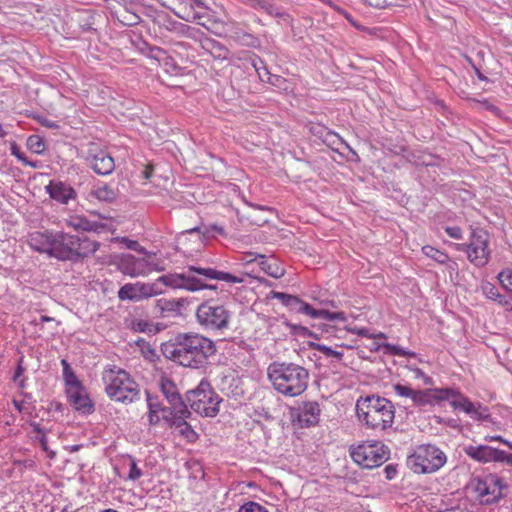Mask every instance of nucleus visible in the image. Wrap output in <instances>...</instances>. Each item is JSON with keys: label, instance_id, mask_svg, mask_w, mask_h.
Instances as JSON below:
<instances>
[{"label": "nucleus", "instance_id": "28", "mask_svg": "<svg viewBox=\"0 0 512 512\" xmlns=\"http://www.w3.org/2000/svg\"><path fill=\"white\" fill-rule=\"evenodd\" d=\"M246 3L254 8L263 10L270 16L277 17L286 23L291 22V17L285 11L280 10L270 0H246Z\"/></svg>", "mask_w": 512, "mask_h": 512}, {"label": "nucleus", "instance_id": "56", "mask_svg": "<svg viewBox=\"0 0 512 512\" xmlns=\"http://www.w3.org/2000/svg\"><path fill=\"white\" fill-rule=\"evenodd\" d=\"M39 442H40L41 448L45 452L48 453V456L50 458H53L55 456V452L49 450V448H48V439H47L46 434H43L42 436L39 437Z\"/></svg>", "mask_w": 512, "mask_h": 512}, {"label": "nucleus", "instance_id": "48", "mask_svg": "<svg viewBox=\"0 0 512 512\" xmlns=\"http://www.w3.org/2000/svg\"><path fill=\"white\" fill-rule=\"evenodd\" d=\"M287 326L290 328L291 332L295 335H299V336H303V337L309 336V337L317 338V336L312 331H310L307 327H304L299 324H291V323H287Z\"/></svg>", "mask_w": 512, "mask_h": 512}, {"label": "nucleus", "instance_id": "30", "mask_svg": "<svg viewBox=\"0 0 512 512\" xmlns=\"http://www.w3.org/2000/svg\"><path fill=\"white\" fill-rule=\"evenodd\" d=\"M201 47L214 59L224 60L229 56V50L223 44L210 37L202 40Z\"/></svg>", "mask_w": 512, "mask_h": 512}, {"label": "nucleus", "instance_id": "53", "mask_svg": "<svg viewBox=\"0 0 512 512\" xmlns=\"http://www.w3.org/2000/svg\"><path fill=\"white\" fill-rule=\"evenodd\" d=\"M23 362H24V356L22 355L17 361V366L15 369L14 375L12 377V380L14 382H17L24 374L25 368L23 366Z\"/></svg>", "mask_w": 512, "mask_h": 512}, {"label": "nucleus", "instance_id": "16", "mask_svg": "<svg viewBox=\"0 0 512 512\" xmlns=\"http://www.w3.org/2000/svg\"><path fill=\"white\" fill-rule=\"evenodd\" d=\"M162 293L157 283H127L118 291V298L122 301H140Z\"/></svg>", "mask_w": 512, "mask_h": 512}, {"label": "nucleus", "instance_id": "5", "mask_svg": "<svg viewBox=\"0 0 512 512\" xmlns=\"http://www.w3.org/2000/svg\"><path fill=\"white\" fill-rule=\"evenodd\" d=\"M99 244L87 237L55 231L52 242L51 257L59 261L76 263L93 255Z\"/></svg>", "mask_w": 512, "mask_h": 512}, {"label": "nucleus", "instance_id": "23", "mask_svg": "<svg viewBox=\"0 0 512 512\" xmlns=\"http://www.w3.org/2000/svg\"><path fill=\"white\" fill-rule=\"evenodd\" d=\"M449 388H428L424 390H415L413 404L415 406L433 405L446 400Z\"/></svg>", "mask_w": 512, "mask_h": 512}, {"label": "nucleus", "instance_id": "6", "mask_svg": "<svg viewBox=\"0 0 512 512\" xmlns=\"http://www.w3.org/2000/svg\"><path fill=\"white\" fill-rule=\"evenodd\" d=\"M185 396L186 404L199 415L215 417L218 414L222 399L208 381L202 380L196 389L188 391Z\"/></svg>", "mask_w": 512, "mask_h": 512}, {"label": "nucleus", "instance_id": "35", "mask_svg": "<svg viewBox=\"0 0 512 512\" xmlns=\"http://www.w3.org/2000/svg\"><path fill=\"white\" fill-rule=\"evenodd\" d=\"M67 226L76 231H96L98 228L96 222L90 221L83 216H71L67 220Z\"/></svg>", "mask_w": 512, "mask_h": 512}, {"label": "nucleus", "instance_id": "46", "mask_svg": "<svg viewBox=\"0 0 512 512\" xmlns=\"http://www.w3.org/2000/svg\"><path fill=\"white\" fill-rule=\"evenodd\" d=\"M262 70L264 71L265 75H268V82L271 85L282 88L284 90L287 89V87H284V85L287 84V80L285 78L279 75H271L265 66L262 67Z\"/></svg>", "mask_w": 512, "mask_h": 512}, {"label": "nucleus", "instance_id": "31", "mask_svg": "<svg viewBox=\"0 0 512 512\" xmlns=\"http://www.w3.org/2000/svg\"><path fill=\"white\" fill-rule=\"evenodd\" d=\"M256 260L260 266V268L269 276L273 278H281L285 271L284 269L277 263L276 260L270 261L264 255H257Z\"/></svg>", "mask_w": 512, "mask_h": 512}, {"label": "nucleus", "instance_id": "18", "mask_svg": "<svg viewBox=\"0 0 512 512\" xmlns=\"http://www.w3.org/2000/svg\"><path fill=\"white\" fill-rule=\"evenodd\" d=\"M117 269L132 278L144 276L150 272L151 263L145 258H137L132 254H121L116 262Z\"/></svg>", "mask_w": 512, "mask_h": 512}, {"label": "nucleus", "instance_id": "36", "mask_svg": "<svg viewBox=\"0 0 512 512\" xmlns=\"http://www.w3.org/2000/svg\"><path fill=\"white\" fill-rule=\"evenodd\" d=\"M422 252L424 253V255L433 259L434 261H436L439 264H445L449 261V256L447 253L440 251V250L434 248L433 246H430V245L423 246Z\"/></svg>", "mask_w": 512, "mask_h": 512}, {"label": "nucleus", "instance_id": "40", "mask_svg": "<svg viewBox=\"0 0 512 512\" xmlns=\"http://www.w3.org/2000/svg\"><path fill=\"white\" fill-rule=\"evenodd\" d=\"M146 396H147V398H146L147 405H148V409H149L148 422L150 425L155 426V425L159 424L160 417L158 416V413L155 410L154 401L148 391H146Z\"/></svg>", "mask_w": 512, "mask_h": 512}, {"label": "nucleus", "instance_id": "54", "mask_svg": "<svg viewBox=\"0 0 512 512\" xmlns=\"http://www.w3.org/2000/svg\"><path fill=\"white\" fill-rule=\"evenodd\" d=\"M36 120L38 121V123L43 126V127H46V128H49V129H57L59 128V125L57 122L53 121V120H50L44 116H38L36 117Z\"/></svg>", "mask_w": 512, "mask_h": 512}, {"label": "nucleus", "instance_id": "52", "mask_svg": "<svg viewBox=\"0 0 512 512\" xmlns=\"http://www.w3.org/2000/svg\"><path fill=\"white\" fill-rule=\"evenodd\" d=\"M445 232L453 239L460 240L463 238L462 229L458 226H447Z\"/></svg>", "mask_w": 512, "mask_h": 512}, {"label": "nucleus", "instance_id": "63", "mask_svg": "<svg viewBox=\"0 0 512 512\" xmlns=\"http://www.w3.org/2000/svg\"><path fill=\"white\" fill-rule=\"evenodd\" d=\"M30 426L32 427L33 432L39 434L40 436H42L43 434H46V432L44 431V429L41 428L39 423L32 422V423H30Z\"/></svg>", "mask_w": 512, "mask_h": 512}, {"label": "nucleus", "instance_id": "1", "mask_svg": "<svg viewBox=\"0 0 512 512\" xmlns=\"http://www.w3.org/2000/svg\"><path fill=\"white\" fill-rule=\"evenodd\" d=\"M215 343L198 333H178L161 344L163 356L183 367L200 369L216 354Z\"/></svg>", "mask_w": 512, "mask_h": 512}, {"label": "nucleus", "instance_id": "55", "mask_svg": "<svg viewBox=\"0 0 512 512\" xmlns=\"http://www.w3.org/2000/svg\"><path fill=\"white\" fill-rule=\"evenodd\" d=\"M175 14L179 18H181V19H183V20H185L187 22L192 21V20H196V19H201L203 17L200 13L195 12V11H188L185 14H181V13L175 12Z\"/></svg>", "mask_w": 512, "mask_h": 512}, {"label": "nucleus", "instance_id": "32", "mask_svg": "<svg viewBox=\"0 0 512 512\" xmlns=\"http://www.w3.org/2000/svg\"><path fill=\"white\" fill-rule=\"evenodd\" d=\"M92 195L100 201L111 203L116 200L118 191L114 188L113 183H102L93 189Z\"/></svg>", "mask_w": 512, "mask_h": 512}, {"label": "nucleus", "instance_id": "24", "mask_svg": "<svg viewBox=\"0 0 512 512\" xmlns=\"http://www.w3.org/2000/svg\"><path fill=\"white\" fill-rule=\"evenodd\" d=\"M55 231H35L28 235V245L34 251L51 257L52 242Z\"/></svg>", "mask_w": 512, "mask_h": 512}, {"label": "nucleus", "instance_id": "45", "mask_svg": "<svg viewBox=\"0 0 512 512\" xmlns=\"http://www.w3.org/2000/svg\"><path fill=\"white\" fill-rule=\"evenodd\" d=\"M63 377L65 380L66 389L82 386L72 368L68 369V371H63Z\"/></svg>", "mask_w": 512, "mask_h": 512}, {"label": "nucleus", "instance_id": "43", "mask_svg": "<svg viewBox=\"0 0 512 512\" xmlns=\"http://www.w3.org/2000/svg\"><path fill=\"white\" fill-rule=\"evenodd\" d=\"M498 280L504 289L512 293V270L501 271L498 274Z\"/></svg>", "mask_w": 512, "mask_h": 512}, {"label": "nucleus", "instance_id": "2", "mask_svg": "<svg viewBox=\"0 0 512 512\" xmlns=\"http://www.w3.org/2000/svg\"><path fill=\"white\" fill-rule=\"evenodd\" d=\"M267 375L273 388L284 396H299L308 387V370L293 362L274 361L269 364Z\"/></svg>", "mask_w": 512, "mask_h": 512}, {"label": "nucleus", "instance_id": "19", "mask_svg": "<svg viewBox=\"0 0 512 512\" xmlns=\"http://www.w3.org/2000/svg\"><path fill=\"white\" fill-rule=\"evenodd\" d=\"M170 287L172 289H184L190 292L201 290L202 284L199 280L191 276L188 271L184 273H168L160 276L155 282Z\"/></svg>", "mask_w": 512, "mask_h": 512}, {"label": "nucleus", "instance_id": "10", "mask_svg": "<svg viewBox=\"0 0 512 512\" xmlns=\"http://www.w3.org/2000/svg\"><path fill=\"white\" fill-rule=\"evenodd\" d=\"M470 488L481 504L491 505L505 497L503 489L507 488V484L497 474L489 473L484 477H474L470 481Z\"/></svg>", "mask_w": 512, "mask_h": 512}, {"label": "nucleus", "instance_id": "49", "mask_svg": "<svg viewBox=\"0 0 512 512\" xmlns=\"http://www.w3.org/2000/svg\"><path fill=\"white\" fill-rule=\"evenodd\" d=\"M394 391L397 395L401 397H407L413 400L415 390L410 388L409 386L402 385L400 383H397L393 386Z\"/></svg>", "mask_w": 512, "mask_h": 512}, {"label": "nucleus", "instance_id": "29", "mask_svg": "<svg viewBox=\"0 0 512 512\" xmlns=\"http://www.w3.org/2000/svg\"><path fill=\"white\" fill-rule=\"evenodd\" d=\"M481 291L488 299L496 301L507 310H512V297L500 294L498 288L494 284L490 282H483L481 284Z\"/></svg>", "mask_w": 512, "mask_h": 512}, {"label": "nucleus", "instance_id": "61", "mask_svg": "<svg viewBox=\"0 0 512 512\" xmlns=\"http://www.w3.org/2000/svg\"><path fill=\"white\" fill-rule=\"evenodd\" d=\"M353 333L359 335V336H363V337H367V338H372L373 336L370 334V330L368 328H355L352 330Z\"/></svg>", "mask_w": 512, "mask_h": 512}, {"label": "nucleus", "instance_id": "38", "mask_svg": "<svg viewBox=\"0 0 512 512\" xmlns=\"http://www.w3.org/2000/svg\"><path fill=\"white\" fill-rule=\"evenodd\" d=\"M135 344L140 348L142 355L148 359L153 360L156 356L155 349L151 346V344L143 338H139L135 341Z\"/></svg>", "mask_w": 512, "mask_h": 512}, {"label": "nucleus", "instance_id": "44", "mask_svg": "<svg viewBox=\"0 0 512 512\" xmlns=\"http://www.w3.org/2000/svg\"><path fill=\"white\" fill-rule=\"evenodd\" d=\"M186 27H187V24H184V23H181L178 21H174V20H169L166 25V29L168 31L174 33L178 37H184V32L186 30Z\"/></svg>", "mask_w": 512, "mask_h": 512}, {"label": "nucleus", "instance_id": "11", "mask_svg": "<svg viewBox=\"0 0 512 512\" xmlns=\"http://www.w3.org/2000/svg\"><path fill=\"white\" fill-rule=\"evenodd\" d=\"M352 459L364 468H374L389 458L388 448L379 442L360 444L351 451Z\"/></svg>", "mask_w": 512, "mask_h": 512}, {"label": "nucleus", "instance_id": "62", "mask_svg": "<svg viewBox=\"0 0 512 512\" xmlns=\"http://www.w3.org/2000/svg\"><path fill=\"white\" fill-rule=\"evenodd\" d=\"M343 15H344V17L348 20V22H349L352 26H354L355 28H357V29H359V30H363V29H364L361 25H359V24H358V23L353 19V17H352L349 13L344 12V13H343Z\"/></svg>", "mask_w": 512, "mask_h": 512}, {"label": "nucleus", "instance_id": "34", "mask_svg": "<svg viewBox=\"0 0 512 512\" xmlns=\"http://www.w3.org/2000/svg\"><path fill=\"white\" fill-rule=\"evenodd\" d=\"M186 305V300L183 298L179 299H159L157 306L160 308L162 313L181 314L182 309Z\"/></svg>", "mask_w": 512, "mask_h": 512}, {"label": "nucleus", "instance_id": "60", "mask_svg": "<svg viewBox=\"0 0 512 512\" xmlns=\"http://www.w3.org/2000/svg\"><path fill=\"white\" fill-rule=\"evenodd\" d=\"M454 247L457 251L465 252L467 254V258L469 259L470 242L469 243H456V244H454Z\"/></svg>", "mask_w": 512, "mask_h": 512}, {"label": "nucleus", "instance_id": "26", "mask_svg": "<svg viewBox=\"0 0 512 512\" xmlns=\"http://www.w3.org/2000/svg\"><path fill=\"white\" fill-rule=\"evenodd\" d=\"M320 413L321 409L318 402H304L299 408L297 419L302 427H311L318 424Z\"/></svg>", "mask_w": 512, "mask_h": 512}, {"label": "nucleus", "instance_id": "15", "mask_svg": "<svg viewBox=\"0 0 512 512\" xmlns=\"http://www.w3.org/2000/svg\"><path fill=\"white\" fill-rule=\"evenodd\" d=\"M187 271L191 276H194L195 279L199 280L203 287V289L215 290L217 289L216 285L208 284V280H218L224 281L227 283H243L244 279L242 277L233 275L228 272L219 271L212 267H201L197 265H189L187 266Z\"/></svg>", "mask_w": 512, "mask_h": 512}, {"label": "nucleus", "instance_id": "17", "mask_svg": "<svg viewBox=\"0 0 512 512\" xmlns=\"http://www.w3.org/2000/svg\"><path fill=\"white\" fill-rule=\"evenodd\" d=\"M86 160L93 171L99 175H109L115 169L112 156L94 143L89 144Z\"/></svg>", "mask_w": 512, "mask_h": 512}, {"label": "nucleus", "instance_id": "22", "mask_svg": "<svg viewBox=\"0 0 512 512\" xmlns=\"http://www.w3.org/2000/svg\"><path fill=\"white\" fill-rule=\"evenodd\" d=\"M160 386L162 393L170 404V414L177 412V410H182L184 413H188L186 399H182L173 381L167 378H162Z\"/></svg>", "mask_w": 512, "mask_h": 512}, {"label": "nucleus", "instance_id": "33", "mask_svg": "<svg viewBox=\"0 0 512 512\" xmlns=\"http://www.w3.org/2000/svg\"><path fill=\"white\" fill-rule=\"evenodd\" d=\"M127 327L134 332L146 333L154 335L160 331V329L153 322L144 319L132 318L129 320Z\"/></svg>", "mask_w": 512, "mask_h": 512}, {"label": "nucleus", "instance_id": "39", "mask_svg": "<svg viewBox=\"0 0 512 512\" xmlns=\"http://www.w3.org/2000/svg\"><path fill=\"white\" fill-rule=\"evenodd\" d=\"M310 346L313 349L323 353L326 357H332V358H336L338 360H341L342 357H343V353L342 352L334 350V349H332L329 346H326V345H323V344H318V343H311Z\"/></svg>", "mask_w": 512, "mask_h": 512}, {"label": "nucleus", "instance_id": "59", "mask_svg": "<svg viewBox=\"0 0 512 512\" xmlns=\"http://www.w3.org/2000/svg\"><path fill=\"white\" fill-rule=\"evenodd\" d=\"M121 242L124 243L126 245V247L128 249H131V250L138 249V247H139V243L137 241L130 240V239L126 238V237H123L121 239Z\"/></svg>", "mask_w": 512, "mask_h": 512}, {"label": "nucleus", "instance_id": "25", "mask_svg": "<svg viewBox=\"0 0 512 512\" xmlns=\"http://www.w3.org/2000/svg\"><path fill=\"white\" fill-rule=\"evenodd\" d=\"M45 189L51 199L61 204H67L69 200L75 199L77 195L70 185L61 181H50Z\"/></svg>", "mask_w": 512, "mask_h": 512}, {"label": "nucleus", "instance_id": "8", "mask_svg": "<svg viewBox=\"0 0 512 512\" xmlns=\"http://www.w3.org/2000/svg\"><path fill=\"white\" fill-rule=\"evenodd\" d=\"M231 311L214 299L201 303L196 310V318L201 327L209 331H223L229 327Z\"/></svg>", "mask_w": 512, "mask_h": 512}, {"label": "nucleus", "instance_id": "7", "mask_svg": "<svg viewBox=\"0 0 512 512\" xmlns=\"http://www.w3.org/2000/svg\"><path fill=\"white\" fill-rule=\"evenodd\" d=\"M271 295L273 299L279 300L290 311L308 315L313 319H323L329 322H345L347 320L346 314L342 311L331 312L327 308H314L295 295L277 291H272Z\"/></svg>", "mask_w": 512, "mask_h": 512}, {"label": "nucleus", "instance_id": "50", "mask_svg": "<svg viewBox=\"0 0 512 512\" xmlns=\"http://www.w3.org/2000/svg\"><path fill=\"white\" fill-rule=\"evenodd\" d=\"M238 512H268L267 509L253 501L247 502L240 507Z\"/></svg>", "mask_w": 512, "mask_h": 512}, {"label": "nucleus", "instance_id": "14", "mask_svg": "<svg viewBox=\"0 0 512 512\" xmlns=\"http://www.w3.org/2000/svg\"><path fill=\"white\" fill-rule=\"evenodd\" d=\"M446 400L454 410H460L469 415L473 420L484 421L489 418L488 408L480 403H473L459 390L449 388Z\"/></svg>", "mask_w": 512, "mask_h": 512}, {"label": "nucleus", "instance_id": "4", "mask_svg": "<svg viewBox=\"0 0 512 512\" xmlns=\"http://www.w3.org/2000/svg\"><path fill=\"white\" fill-rule=\"evenodd\" d=\"M107 396L115 402L129 405L140 399V385L126 370L108 366L102 373Z\"/></svg>", "mask_w": 512, "mask_h": 512}, {"label": "nucleus", "instance_id": "42", "mask_svg": "<svg viewBox=\"0 0 512 512\" xmlns=\"http://www.w3.org/2000/svg\"><path fill=\"white\" fill-rule=\"evenodd\" d=\"M11 154L15 156L20 162H22L26 166H30L33 168L37 167V164L35 162L29 161L25 154L21 152L20 148L16 143H12L10 147Z\"/></svg>", "mask_w": 512, "mask_h": 512}, {"label": "nucleus", "instance_id": "12", "mask_svg": "<svg viewBox=\"0 0 512 512\" xmlns=\"http://www.w3.org/2000/svg\"><path fill=\"white\" fill-rule=\"evenodd\" d=\"M464 453L481 464L503 463L512 466V454L489 445H467Z\"/></svg>", "mask_w": 512, "mask_h": 512}, {"label": "nucleus", "instance_id": "37", "mask_svg": "<svg viewBox=\"0 0 512 512\" xmlns=\"http://www.w3.org/2000/svg\"><path fill=\"white\" fill-rule=\"evenodd\" d=\"M26 145L27 148L35 154H42L45 150V142L39 135L29 136Z\"/></svg>", "mask_w": 512, "mask_h": 512}, {"label": "nucleus", "instance_id": "64", "mask_svg": "<svg viewBox=\"0 0 512 512\" xmlns=\"http://www.w3.org/2000/svg\"><path fill=\"white\" fill-rule=\"evenodd\" d=\"M483 104L486 110L491 111L494 114H497L499 112V108L496 107L495 105L488 103L487 101H484Z\"/></svg>", "mask_w": 512, "mask_h": 512}, {"label": "nucleus", "instance_id": "57", "mask_svg": "<svg viewBox=\"0 0 512 512\" xmlns=\"http://www.w3.org/2000/svg\"><path fill=\"white\" fill-rule=\"evenodd\" d=\"M384 472H385V476L387 479L391 480L393 479L396 474H397V469H396V466L394 465H387L385 468H384Z\"/></svg>", "mask_w": 512, "mask_h": 512}, {"label": "nucleus", "instance_id": "9", "mask_svg": "<svg viewBox=\"0 0 512 512\" xmlns=\"http://www.w3.org/2000/svg\"><path fill=\"white\" fill-rule=\"evenodd\" d=\"M446 463V455L434 445H420L407 458L409 468L418 474L433 473Z\"/></svg>", "mask_w": 512, "mask_h": 512}, {"label": "nucleus", "instance_id": "27", "mask_svg": "<svg viewBox=\"0 0 512 512\" xmlns=\"http://www.w3.org/2000/svg\"><path fill=\"white\" fill-rule=\"evenodd\" d=\"M151 57L158 61L160 66H162L168 74H180L181 67L178 65L176 60L167 53L166 50L160 47H154L151 49Z\"/></svg>", "mask_w": 512, "mask_h": 512}, {"label": "nucleus", "instance_id": "13", "mask_svg": "<svg viewBox=\"0 0 512 512\" xmlns=\"http://www.w3.org/2000/svg\"><path fill=\"white\" fill-rule=\"evenodd\" d=\"M490 236L484 229H473L470 235L469 261L476 267H484L491 257L488 247Z\"/></svg>", "mask_w": 512, "mask_h": 512}, {"label": "nucleus", "instance_id": "47", "mask_svg": "<svg viewBox=\"0 0 512 512\" xmlns=\"http://www.w3.org/2000/svg\"><path fill=\"white\" fill-rule=\"evenodd\" d=\"M129 458H130V464H129L128 479L131 481H137L138 479H140L142 477L143 472L138 467L135 459L131 456H129Z\"/></svg>", "mask_w": 512, "mask_h": 512}, {"label": "nucleus", "instance_id": "51", "mask_svg": "<svg viewBox=\"0 0 512 512\" xmlns=\"http://www.w3.org/2000/svg\"><path fill=\"white\" fill-rule=\"evenodd\" d=\"M384 348L392 355H396V356H406L408 355L409 353L403 349L402 347L400 346H396V345H393V344H389V343H386L384 344Z\"/></svg>", "mask_w": 512, "mask_h": 512}, {"label": "nucleus", "instance_id": "3", "mask_svg": "<svg viewBox=\"0 0 512 512\" xmlns=\"http://www.w3.org/2000/svg\"><path fill=\"white\" fill-rule=\"evenodd\" d=\"M356 414L359 421L367 428L385 431L394 422L395 406L384 397L369 395L357 400Z\"/></svg>", "mask_w": 512, "mask_h": 512}, {"label": "nucleus", "instance_id": "41", "mask_svg": "<svg viewBox=\"0 0 512 512\" xmlns=\"http://www.w3.org/2000/svg\"><path fill=\"white\" fill-rule=\"evenodd\" d=\"M184 37L199 42L201 45L202 40L206 39L207 36H205L200 29L187 25L186 30L184 32Z\"/></svg>", "mask_w": 512, "mask_h": 512}, {"label": "nucleus", "instance_id": "20", "mask_svg": "<svg viewBox=\"0 0 512 512\" xmlns=\"http://www.w3.org/2000/svg\"><path fill=\"white\" fill-rule=\"evenodd\" d=\"M69 403L76 411L83 415H90L95 411L94 402L90 399L84 386L66 389Z\"/></svg>", "mask_w": 512, "mask_h": 512}, {"label": "nucleus", "instance_id": "58", "mask_svg": "<svg viewBox=\"0 0 512 512\" xmlns=\"http://www.w3.org/2000/svg\"><path fill=\"white\" fill-rule=\"evenodd\" d=\"M368 5L382 9L387 6L386 0H364Z\"/></svg>", "mask_w": 512, "mask_h": 512}, {"label": "nucleus", "instance_id": "21", "mask_svg": "<svg viewBox=\"0 0 512 512\" xmlns=\"http://www.w3.org/2000/svg\"><path fill=\"white\" fill-rule=\"evenodd\" d=\"M191 416V411L184 413L182 410H177L171 414V417L164 416L170 427H173L181 436L189 442H195L198 439V434L194 431L191 425L186 421Z\"/></svg>", "mask_w": 512, "mask_h": 512}]
</instances>
